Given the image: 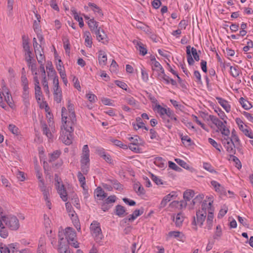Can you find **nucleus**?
Instances as JSON below:
<instances>
[{"label": "nucleus", "instance_id": "14", "mask_svg": "<svg viewBox=\"0 0 253 253\" xmlns=\"http://www.w3.org/2000/svg\"><path fill=\"white\" fill-rule=\"evenodd\" d=\"M135 140L136 141H133L130 143L129 146L127 147L131 150L132 151H133L135 153H138L140 151V148L139 147V145L141 144V141L140 138L138 135H135Z\"/></svg>", "mask_w": 253, "mask_h": 253}, {"label": "nucleus", "instance_id": "17", "mask_svg": "<svg viewBox=\"0 0 253 253\" xmlns=\"http://www.w3.org/2000/svg\"><path fill=\"white\" fill-rule=\"evenodd\" d=\"M169 108L166 109L162 107L160 105H157L155 107V110L157 111L158 113H159L161 117L164 119L165 122L169 123V120H166L165 115H167L168 111L169 110Z\"/></svg>", "mask_w": 253, "mask_h": 253}, {"label": "nucleus", "instance_id": "21", "mask_svg": "<svg viewBox=\"0 0 253 253\" xmlns=\"http://www.w3.org/2000/svg\"><path fill=\"white\" fill-rule=\"evenodd\" d=\"M175 238L179 241H182L184 238L183 234L179 231H170L169 232L167 235V239Z\"/></svg>", "mask_w": 253, "mask_h": 253}, {"label": "nucleus", "instance_id": "47", "mask_svg": "<svg viewBox=\"0 0 253 253\" xmlns=\"http://www.w3.org/2000/svg\"><path fill=\"white\" fill-rule=\"evenodd\" d=\"M22 44L24 50L25 51H29L30 50V47L29 46V42L28 41V38H26L25 36L22 37Z\"/></svg>", "mask_w": 253, "mask_h": 253}, {"label": "nucleus", "instance_id": "18", "mask_svg": "<svg viewBox=\"0 0 253 253\" xmlns=\"http://www.w3.org/2000/svg\"><path fill=\"white\" fill-rule=\"evenodd\" d=\"M143 212V210H136L133 212L128 216L127 217L124 219L125 222L127 221L132 222L138 216L141 215Z\"/></svg>", "mask_w": 253, "mask_h": 253}, {"label": "nucleus", "instance_id": "42", "mask_svg": "<svg viewBox=\"0 0 253 253\" xmlns=\"http://www.w3.org/2000/svg\"><path fill=\"white\" fill-rule=\"evenodd\" d=\"M190 49H191L190 45H188L186 46V53H187V61H188L189 65H193L194 63V60L192 57Z\"/></svg>", "mask_w": 253, "mask_h": 253}, {"label": "nucleus", "instance_id": "8", "mask_svg": "<svg viewBox=\"0 0 253 253\" xmlns=\"http://www.w3.org/2000/svg\"><path fill=\"white\" fill-rule=\"evenodd\" d=\"M38 178L39 181V186L41 191L42 193L44 200L49 199L50 195L51 193V188L50 187H46L44 185V179L42 177V175H39Z\"/></svg>", "mask_w": 253, "mask_h": 253}, {"label": "nucleus", "instance_id": "38", "mask_svg": "<svg viewBox=\"0 0 253 253\" xmlns=\"http://www.w3.org/2000/svg\"><path fill=\"white\" fill-rule=\"evenodd\" d=\"M126 102L132 106L136 107L138 104V101H136L133 97L130 95L126 96L124 98Z\"/></svg>", "mask_w": 253, "mask_h": 253}, {"label": "nucleus", "instance_id": "27", "mask_svg": "<svg viewBox=\"0 0 253 253\" xmlns=\"http://www.w3.org/2000/svg\"><path fill=\"white\" fill-rule=\"evenodd\" d=\"M69 215L71 216V219L73 220L74 223L77 228V230L79 231L81 230L80 225L79 224V221L77 219V214L73 210H71L68 211Z\"/></svg>", "mask_w": 253, "mask_h": 253}, {"label": "nucleus", "instance_id": "64", "mask_svg": "<svg viewBox=\"0 0 253 253\" xmlns=\"http://www.w3.org/2000/svg\"><path fill=\"white\" fill-rule=\"evenodd\" d=\"M0 253H9V248L8 247L2 244H0Z\"/></svg>", "mask_w": 253, "mask_h": 253}, {"label": "nucleus", "instance_id": "26", "mask_svg": "<svg viewBox=\"0 0 253 253\" xmlns=\"http://www.w3.org/2000/svg\"><path fill=\"white\" fill-rule=\"evenodd\" d=\"M133 43L136 44V48L139 51L140 54L144 56L147 53V49L146 47V46L141 42L137 41H134Z\"/></svg>", "mask_w": 253, "mask_h": 253}, {"label": "nucleus", "instance_id": "34", "mask_svg": "<svg viewBox=\"0 0 253 253\" xmlns=\"http://www.w3.org/2000/svg\"><path fill=\"white\" fill-rule=\"evenodd\" d=\"M46 69L48 70L49 71H48L47 73H48V76L49 77H53V78L55 77H57L56 76V72L54 70L53 66H52V63L51 62H49V61H48L47 62V64H46Z\"/></svg>", "mask_w": 253, "mask_h": 253}, {"label": "nucleus", "instance_id": "52", "mask_svg": "<svg viewBox=\"0 0 253 253\" xmlns=\"http://www.w3.org/2000/svg\"><path fill=\"white\" fill-rule=\"evenodd\" d=\"M35 97L37 100H40L42 95V92L40 86H35Z\"/></svg>", "mask_w": 253, "mask_h": 253}, {"label": "nucleus", "instance_id": "30", "mask_svg": "<svg viewBox=\"0 0 253 253\" xmlns=\"http://www.w3.org/2000/svg\"><path fill=\"white\" fill-rule=\"evenodd\" d=\"M53 94L62 93L61 88L59 85V80L58 77H55L53 79Z\"/></svg>", "mask_w": 253, "mask_h": 253}, {"label": "nucleus", "instance_id": "44", "mask_svg": "<svg viewBox=\"0 0 253 253\" xmlns=\"http://www.w3.org/2000/svg\"><path fill=\"white\" fill-rule=\"evenodd\" d=\"M240 103L242 106L246 110L250 109L252 107V104L243 97L240 99Z\"/></svg>", "mask_w": 253, "mask_h": 253}, {"label": "nucleus", "instance_id": "61", "mask_svg": "<svg viewBox=\"0 0 253 253\" xmlns=\"http://www.w3.org/2000/svg\"><path fill=\"white\" fill-rule=\"evenodd\" d=\"M221 133L225 135L224 137H225L226 138H228L229 137V135L230 134V131L226 127V126L225 125V124L224 125V127H222V128L221 129H219Z\"/></svg>", "mask_w": 253, "mask_h": 253}, {"label": "nucleus", "instance_id": "29", "mask_svg": "<svg viewBox=\"0 0 253 253\" xmlns=\"http://www.w3.org/2000/svg\"><path fill=\"white\" fill-rule=\"evenodd\" d=\"M181 141L182 143L186 147L191 146L194 144L191 139L188 135H183V134H180Z\"/></svg>", "mask_w": 253, "mask_h": 253}, {"label": "nucleus", "instance_id": "7", "mask_svg": "<svg viewBox=\"0 0 253 253\" xmlns=\"http://www.w3.org/2000/svg\"><path fill=\"white\" fill-rule=\"evenodd\" d=\"M61 154V152L59 150H57L53 152V153L49 154L48 162L52 164L51 169H56L61 167L62 165V161L59 160L57 163L54 162L57 160Z\"/></svg>", "mask_w": 253, "mask_h": 253}, {"label": "nucleus", "instance_id": "62", "mask_svg": "<svg viewBox=\"0 0 253 253\" xmlns=\"http://www.w3.org/2000/svg\"><path fill=\"white\" fill-rule=\"evenodd\" d=\"M253 47V42L250 40L249 42H247V45L243 47V51L245 52H248L250 49Z\"/></svg>", "mask_w": 253, "mask_h": 253}, {"label": "nucleus", "instance_id": "55", "mask_svg": "<svg viewBox=\"0 0 253 253\" xmlns=\"http://www.w3.org/2000/svg\"><path fill=\"white\" fill-rule=\"evenodd\" d=\"M8 129L14 134L18 135L19 133L18 128L14 125L10 124L8 126Z\"/></svg>", "mask_w": 253, "mask_h": 253}, {"label": "nucleus", "instance_id": "19", "mask_svg": "<svg viewBox=\"0 0 253 253\" xmlns=\"http://www.w3.org/2000/svg\"><path fill=\"white\" fill-rule=\"evenodd\" d=\"M59 246L58 248V251L59 253H68L69 251L68 250L67 246L66 245H62L61 244V241L63 240L64 238L61 232H59Z\"/></svg>", "mask_w": 253, "mask_h": 253}, {"label": "nucleus", "instance_id": "57", "mask_svg": "<svg viewBox=\"0 0 253 253\" xmlns=\"http://www.w3.org/2000/svg\"><path fill=\"white\" fill-rule=\"evenodd\" d=\"M175 161L181 167H183L184 169H189V167L187 163L183 161L182 160H181L180 159H175Z\"/></svg>", "mask_w": 253, "mask_h": 253}, {"label": "nucleus", "instance_id": "43", "mask_svg": "<svg viewBox=\"0 0 253 253\" xmlns=\"http://www.w3.org/2000/svg\"><path fill=\"white\" fill-rule=\"evenodd\" d=\"M88 4L89 6L92 7V10L95 13H97L101 17L103 16V13L101 9L96 4L91 2H89Z\"/></svg>", "mask_w": 253, "mask_h": 253}, {"label": "nucleus", "instance_id": "31", "mask_svg": "<svg viewBox=\"0 0 253 253\" xmlns=\"http://www.w3.org/2000/svg\"><path fill=\"white\" fill-rule=\"evenodd\" d=\"M216 98L218 100V102L220 105L225 109L227 112H229L230 111V106L226 100L218 97H216Z\"/></svg>", "mask_w": 253, "mask_h": 253}, {"label": "nucleus", "instance_id": "22", "mask_svg": "<svg viewBox=\"0 0 253 253\" xmlns=\"http://www.w3.org/2000/svg\"><path fill=\"white\" fill-rule=\"evenodd\" d=\"M45 240L44 238H40L38 244L37 253H46Z\"/></svg>", "mask_w": 253, "mask_h": 253}, {"label": "nucleus", "instance_id": "54", "mask_svg": "<svg viewBox=\"0 0 253 253\" xmlns=\"http://www.w3.org/2000/svg\"><path fill=\"white\" fill-rule=\"evenodd\" d=\"M8 248H9V253L16 252L18 249V244L17 243H11L8 245Z\"/></svg>", "mask_w": 253, "mask_h": 253}, {"label": "nucleus", "instance_id": "33", "mask_svg": "<svg viewBox=\"0 0 253 253\" xmlns=\"http://www.w3.org/2000/svg\"><path fill=\"white\" fill-rule=\"evenodd\" d=\"M107 60V56L104 54V52L102 50L99 51L98 55L99 64L101 65L104 66L106 64Z\"/></svg>", "mask_w": 253, "mask_h": 253}, {"label": "nucleus", "instance_id": "51", "mask_svg": "<svg viewBox=\"0 0 253 253\" xmlns=\"http://www.w3.org/2000/svg\"><path fill=\"white\" fill-rule=\"evenodd\" d=\"M151 176L152 179L157 185H163L165 183V182L157 175H151Z\"/></svg>", "mask_w": 253, "mask_h": 253}, {"label": "nucleus", "instance_id": "1", "mask_svg": "<svg viewBox=\"0 0 253 253\" xmlns=\"http://www.w3.org/2000/svg\"><path fill=\"white\" fill-rule=\"evenodd\" d=\"M214 197L212 195L206 196L202 203L201 208L197 210L196 216L193 217L191 224L193 228L197 230L198 226L202 227L206 220L205 228L211 230L213 226L214 209L212 205Z\"/></svg>", "mask_w": 253, "mask_h": 253}, {"label": "nucleus", "instance_id": "12", "mask_svg": "<svg viewBox=\"0 0 253 253\" xmlns=\"http://www.w3.org/2000/svg\"><path fill=\"white\" fill-rule=\"evenodd\" d=\"M62 134L61 139L62 142L66 145H70L72 143V133L73 132H69L67 130H63V128L61 127Z\"/></svg>", "mask_w": 253, "mask_h": 253}, {"label": "nucleus", "instance_id": "20", "mask_svg": "<svg viewBox=\"0 0 253 253\" xmlns=\"http://www.w3.org/2000/svg\"><path fill=\"white\" fill-rule=\"evenodd\" d=\"M94 193L95 198L99 200H103L107 196V194L100 187L95 190Z\"/></svg>", "mask_w": 253, "mask_h": 253}, {"label": "nucleus", "instance_id": "23", "mask_svg": "<svg viewBox=\"0 0 253 253\" xmlns=\"http://www.w3.org/2000/svg\"><path fill=\"white\" fill-rule=\"evenodd\" d=\"M3 87H4L5 88H2V90L6 93V95L4 96L5 100L7 103V104L9 105V106L10 108H13L14 107V104L13 103L11 95L8 91V89L5 87V86H3Z\"/></svg>", "mask_w": 253, "mask_h": 253}, {"label": "nucleus", "instance_id": "24", "mask_svg": "<svg viewBox=\"0 0 253 253\" xmlns=\"http://www.w3.org/2000/svg\"><path fill=\"white\" fill-rule=\"evenodd\" d=\"M209 117L212 123L214 124L218 129H221L222 127H224V125L226 123V121L222 122L213 115H210Z\"/></svg>", "mask_w": 253, "mask_h": 253}, {"label": "nucleus", "instance_id": "36", "mask_svg": "<svg viewBox=\"0 0 253 253\" xmlns=\"http://www.w3.org/2000/svg\"><path fill=\"white\" fill-rule=\"evenodd\" d=\"M68 110L69 112V116L70 118H72L73 119H74V117H76V115L75 113V108L74 105L72 103H71V101L69 100L68 101V106H67Z\"/></svg>", "mask_w": 253, "mask_h": 253}, {"label": "nucleus", "instance_id": "58", "mask_svg": "<svg viewBox=\"0 0 253 253\" xmlns=\"http://www.w3.org/2000/svg\"><path fill=\"white\" fill-rule=\"evenodd\" d=\"M43 224L46 228L50 227L51 221L49 218L45 214L43 216Z\"/></svg>", "mask_w": 253, "mask_h": 253}, {"label": "nucleus", "instance_id": "25", "mask_svg": "<svg viewBox=\"0 0 253 253\" xmlns=\"http://www.w3.org/2000/svg\"><path fill=\"white\" fill-rule=\"evenodd\" d=\"M133 189L138 196H144L145 194L144 188L138 181L135 182L134 183Z\"/></svg>", "mask_w": 253, "mask_h": 253}, {"label": "nucleus", "instance_id": "32", "mask_svg": "<svg viewBox=\"0 0 253 253\" xmlns=\"http://www.w3.org/2000/svg\"><path fill=\"white\" fill-rule=\"evenodd\" d=\"M184 217L181 212L177 213L175 217H173V221L176 226H180L182 225Z\"/></svg>", "mask_w": 253, "mask_h": 253}, {"label": "nucleus", "instance_id": "63", "mask_svg": "<svg viewBox=\"0 0 253 253\" xmlns=\"http://www.w3.org/2000/svg\"><path fill=\"white\" fill-rule=\"evenodd\" d=\"M169 166L170 169L177 171H180V170H181V169L180 168L178 167L174 163L171 161L169 162Z\"/></svg>", "mask_w": 253, "mask_h": 253}, {"label": "nucleus", "instance_id": "45", "mask_svg": "<svg viewBox=\"0 0 253 253\" xmlns=\"http://www.w3.org/2000/svg\"><path fill=\"white\" fill-rule=\"evenodd\" d=\"M88 25L91 31H95L98 29L97 28L98 23L95 21L93 18L89 20Z\"/></svg>", "mask_w": 253, "mask_h": 253}, {"label": "nucleus", "instance_id": "39", "mask_svg": "<svg viewBox=\"0 0 253 253\" xmlns=\"http://www.w3.org/2000/svg\"><path fill=\"white\" fill-rule=\"evenodd\" d=\"M194 191L191 189L186 190L183 193V198L186 201H190L194 196Z\"/></svg>", "mask_w": 253, "mask_h": 253}, {"label": "nucleus", "instance_id": "37", "mask_svg": "<svg viewBox=\"0 0 253 253\" xmlns=\"http://www.w3.org/2000/svg\"><path fill=\"white\" fill-rule=\"evenodd\" d=\"M85 44L87 47H91L92 46V38L90 33L86 31L84 33Z\"/></svg>", "mask_w": 253, "mask_h": 253}, {"label": "nucleus", "instance_id": "59", "mask_svg": "<svg viewBox=\"0 0 253 253\" xmlns=\"http://www.w3.org/2000/svg\"><path fill=\"white\" fill-rule=\"evenodd\" d=\"M167 116L168 117H169V118H170V119L171 120H173V121H174L176 122H177V118H176V116L175 114L170 109H169V110L168 111V112L167 113Z\"/></svg>", "mask_w": 253, "mask_h": 253}, {"label": "nucleus", "instance_id": "53", "mask_svg": "<svg viewBox=\"0 0 253 253\" xmlns=\"http://www.w3.org/2000/svg\"><path fill=\"white\" fill-rule=\"evenodd\" d=\"M230 73L234 77H237L239 75V70L238 67L231 66Z\"/></svg>", "mask_w": 253, "mask_h": 253}, {"label": "nucleus", "instance_id": "56", "mask_svg": "<svg viewBox=\"0 0 253 253\" xmlns=\"http://www.w3.org/2000/svg\"><path fill=\"white\" fill-rule=\"evenodd\" d=\"M163 159L161 157L157 158L155 161V164L159 167L163 168L165 167L166 164L164 163Z\"/></svg>", "mask_w": 253, "mask_h": 253}, {"label": "nucleus", "instance_id": "15", "mask_svg": "<svg viewBox=\"0 0 253 253\" xmlns=\"http://www.w3.org/2000/svg\"><path fill=\"white\" fill-rule=\"evenodd\" d=\"M78 179L80 182L81 186L83 188V193L84 195V197L85 198H87L88 197V187L86 185L85 178L84 175H79Z\"/></svg>", "mask_w": 253, "mask_h": 253}, {"label": "nucleus", "instance_id": "28", "mask_svg": "<svg viewBox=\"0 0 253 253\" xmlns=\"http://www.w3.org/2000/svg\"><path fill=\"white\" fill-rule=\"evenodd\" d=\"M41 125L42 130L43 131V133L45 134L48 138H52L53 135L51 132H50L49 129L48 128L46 123L41 121Z\"/></svg>", "mask_w": 253, "mask_h": 253}, {"label": "nucleus", "instance_id": "11", "mask_svg": "<svg viewBox=\"0 0 253 253\" xmlns=\"http://www.w3.org/2000/svg\"><path fill=\"white\" fill-rule=\"evenodd\" d=\"M178 196V192L177 191H171L169 194L164 196L160 203V207L161 208H164L166 206L167 204L171 201L172 200L175 199Z\"/></svg>", "mask_w": 253, "mask_h": 253}, {"label": "nucleus", "instance_id": "48", "mask_svg": "<svg viewBox=\"0 0 253 253\" xmlns=\"http://www.w3.org/2000/svg\"><path fill=\"white\" fill-rule=\"evenodd\" d=\"M126 212L125 209L121 205H118L116 207V214L119 216H123Z\"/></svg>", "mask_w": 253, "mask_h": 253}, {"label": "nucleus", "instance_id": "35", "mask_svg": "<svg viewBox=\"0 0 253 253\" xmlns=\"http://www.w3.org/2000/svg\"><path fill=\"white\" fill-rule=\"evenodd\" d=\"M222 236V230L220 224L216 225L215 230L213 236L214 240H219Z\"/></svg>", "mask_w": 253, "mask_h": 253}, {"label": "nucleus", "instance_id": "10", "mask_svg": "<svg viewBox=\"0 0 253 253\" xmlns=\"http://www.w3.org/2000/svg\"><path fill=\"white\" fill-rule=\"evenodd\" d=\"M211 184L212 188L220 196L227 195L226 190L224 186L215 180H211Z\"/></svg>", "mask_w": 253, "mask_h": 253}, {"label": "nucleus", "instance_id": "13", "mask_svg": "<svg viewBox=\"0 0 253 253\" xmlns=\"http://www.w3.org/2000/svg\"><path fill=\"white\" fill-rule=\"evenodd\" d=\"M95 34L96 36L97 40L98 42L104 44H107L108 42V38L107 35L104 33L103 30L100 31V28L95 31Z\"/></svg>", "mask_w": 253, "mask_h": 253}, {"label": "nucleus", "instance_id": "9", "mask_svg": "<svg viewBox=\"0 0 253 253\" xmlns=\"http://www.w3.org/2000/svg\"><path fill=\"white\" fill-rule=\"evenodd\" d=\"M231 140H229V137L226 138L224 137L223 138L221 139L222 144L229 155L235 154L236 152L235 148H236L235 143L231 142Z\"/></svg>", "mask_w": 253, "mask_h": 253}, {"label": "nucleus", "instance_id": "6", "mask_svg": "<svg viewBox=\"0 0 253 253\" xmlns=\"http://www.w3.org/2000/svg\"><path fill=\"white\" fill-rule=\"evenodd\" d=\"M55 186L61 199L64 202L67 201L68 195L66 190L64 187L61 179L57 175H56L55 178Z\"/></svg>", "mask_w": 253, "mask_h": 253}, {"label": "nucleus", "instance_id": "41", "mask_svg": "<svg viewBox=\"0 0 253 253\" xmlns=\"http://www.w3.org/2000/svg\"><path fill=\"white\" fill-rule=\"evenodd\" d=\"M229 140H231V142L235 143L236 146V149L239 151H241V145L240 143V140L237 135H234L233 137H229Z\"/></svg>", "mask_w": 253, "mask_h": 253}, {"label": "nucleus", "instance_id": "60", "mask_svg": "<svg viewBox=\"0 0 253 253\" xmlns=\"http://www.w3.org/2000/svg\"><path fill=\"white\" fill-rule=\"evenodd\" d=\"M89 154H83L82 156V158L81 160V163H89Z\"/></svg>", "mask_w": 253, "mask_h": 253}, {"label": "nucleus", "instance_id": "50", "mask_svg": "<svg viewBox=\"0 0 253 253\" xmlns=\"http://www.w3.org/2000/svg\"><path fill=\"white\" fill-rule=\"evenodd\" d=\"M209 142L214 147L217 151H218L219 152H221L220 148H221V146L220 144H218L217 143V142L213 140V139L210 138H209Z\"/></svg>", "mask_w": 253, "mask_h": 253}, {"label": "nucleus", "instance_id": "3", "mask_svg": "<svg viewBox=\"0 0 253 253\" xmlns=\"http://www.w3.org/2000/svg\"><path fill=\"white\" fill-rule=\"evenodd\" d=\"M66 109L65 107L62 108V126L61 128H63V130H67L69 132H73L74 129L73 126L76 123V117H74L73 119L72 118L67 116L66 115Z\"/></svg>", "mask_w": 253, "mask_h": 253}, {"label": "nucleus", "instance_id": "4", "mask_svg": "<svg viewBox=\"0 0 253 253\" xmlns=\"http://www.w3.org/2000/svg\"><path fill=\"white\" fill-rule=\"evenodd\" d=\"M89 229L94 240L96 243H100L103 238L100 223L97 221H93L91 223Z\"/></svg>", "mask_w": 253, "mask_h": 253}, {"label": "nucleus", "instance_id": "46", "mask_svg": "<svg viewBox=\"0 0 253 253\" xmlns=\"http://www.w3.org/2000/svg\"><path fill=\"white\" fill-rule=\"evenodd\" d=\"M229 160L232 161L233 162H234L236 164V167L238 169L241 168L242 165L241 162L237 157L234 156V154L229 155Z\"/></svg>", "mask_w": 253, "mask_h": 253}, {"label": "nucleus", "instance_id": "49", "mask_svg": "<svg viewBox=\"0 0 253 253\" xmlns=\"http://www.w3.org/2000/svg\"><path fill=\"white\" fill-rule=\"evenodd\" d=\"M72 12L74 14V18L79 22V26L81 28L83 27L84 25L83 18L79 16L77 12L76 11V10H72Z\"/></svg>", "mask_w": 253, "mask_h": 253}, {"label": "nucleus", "instance_id": "40", "mask_svg": "<svg viewBox=\"0 0 253 253\" xmlns=\"http://www.w3.org/2000/svg\"><path fill=\"white\" fill-rule=\"evenodd\" d=\"M109 140L115 145L118 146L123 149H127L128 148L127 145L124 144L121 141L119 140L115 139L112 138H111Z\"/></svg>", "mask_w": 253, "mask_h": 253}, {"label": "nucleus", "instance_id": "2", "mask_svg": "<svg viewBox=\"0 0 253 253\" xmlns=\"http://www.w3.org/2000/svg\"><path fill=\"white\" fill-rule=\"evenodd\" d=\"M20 227V222L17 217L12 214H5L0 207V236L6 238L8 235L6 228L16 231Z\"/></svg>", "mask_w": 253, "mask_h": 253}, {"label": "nucleus", "instance_id": "5", "mask_svg": "<svg viewBox=\"0 0 253 253\" xmlns=\"http://www.w3.org/2000/svg\"><path fill=\"white\" fill-rule=\"evenodd\" d=\"M61 232V231H60ZM62 235L65 234L68 243L75 248L79 247V243L76 240V233L70 227H67L65 229L64 232H61Z\"/></svg>", "mask_w": 253, "mask_h": 253}, {"label": "nucleus", "instance_id": "16", "mask_svg": "<svg viewBox=\"0 0 253 253\" xmlns=\"http://www.w3.org/2000/svg\"><path fill=\"white\" fill-rule=\"evenodd\" d=\"M106 183L103 184V186L107 188H109L108 187H113L117 190L122 189V185L118 182L117 180L114 179H108L106 181Z\"/></svg>", "mask_w": 253, "mask_h": 253}]
</instances>
